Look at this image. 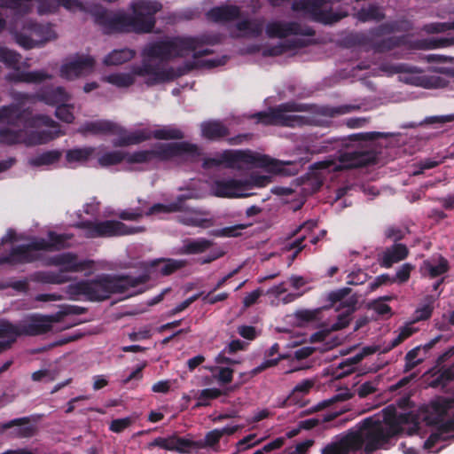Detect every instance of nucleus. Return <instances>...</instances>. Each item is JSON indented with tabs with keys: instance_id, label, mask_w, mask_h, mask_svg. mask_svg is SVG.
<instances>
[{
	"instance_id": "obj_1",
	"label": "nucleus",
	"mask_w": 454,
	"mask_h": 454,
	"mask_svg": "<svg viewBox=\"0 0 454 454\" xmlns=\"http://www.w3.org/2000/svg\"><path fill=\"white\" fill-rule=\"evenodd\" d=\"M203 40L192 37H173L150 43L143 51V63L141 67H135L129 73H115L104 78V81L119 88H125L135 82L137 75L145 79L149 85L160 83L172 80L192 68L196 63H189L184 70L175 71L165 68L160 63L176 57L192 56L198 59L210 53L204 47Z\"/></svg>"
},
{
	"instance_id": "obj_2",
	"label": "nucleus",
	"mask_w": 454,
	"mask_h": 454,
	"mask_svg": "<svg viewBox=\"0 0 454 454\" xmlns=\"http://www.w3.org/2000/svg\"><path fill=\"white\" fill-rule=\"evenodd\" d=\"M48 120L49 115H0V121L7 122V126L0 128V143L27 146L47 144L61 135L55 124L51 125L54 130L39 129V126Z\"/></svg>"
},
{
	"instance_id": "obj_3",
	"label": "nucleus",
	"mask_w": 454,
	"mask_h": 454,
	"mask_svg": "<svg viewBox=\"0 0 454 454\" xmlns=\"http://www.w3.org/2000/svg\"><path fill=\"white\" fill-rule=\"evenodd\" d=\"M150 280L147 273L130 275L101 274L93 279L82 280L71 286L73 294L84 295L90 301H102L114 294H125L129 288L144 285Z\"/></svg>"
},
{
	"instance_id": "obj_4",
	"label": "nucleus",
	"mask_w": 454,
	"mask_h": 454,
	"mask_svg": "<svg viewBox=\"0 0 454 454\" xmlns=\"http://www.w3.org/2000/svg\"><path fill=\"white\" fill-rule=\"evenodd\" d=\"M188 155L196 157L200 155L196 145L188 142H174L169 144H157L153 149L141 150L133 153L121 151H112L102 154L98 161L101 167H110L121 163L122 160L129 164L148 163L153 160L166 161L174 157Z\"/></svg>"
},
{
	"instance_id": "obj_5",
	"label": "nucleus",
	"mask_w": 454,
	"mask_h": 454,
	"mask_svg": "<svg viewBox=\"0 0 454 454\" xmlns=\"http://www.w3.org/2000/svg\"><path fill=\"white\" fill-rule=\"evenodd\" d=\"M382 132H360L341 138L343 150L338 157L341 168H356L374 164L377 161L376 140L386 137Z\"/></svg>"
},
{
	"instance_id": "obj_6",
	"label": "nucleus",
	"mask_w": 454,
	"mask_h": 454,
	"mask_svg": "<svg viewBox=\"0 0 454 454\" xmlns=\"http://www.w3.org/2000/svg\"><path fill=\"white\" fill-rule=\"evenodd\" d=\"M399 433L396 424L385 426L379 419L366 418L356 430H351L348 434L349 437L356 438V444H353L356 452L364 447L365 454H372L380 449H387L391 438Z\"/></svg>"
},
{
	"instance_id": "obj_7",
	"label": "nucleus",
	"mask_w": 454,
	"mask_h": 454,
	"mask_svg": "<svg viewBox=\"0 0 454 454\" xmlns=\"http://www.w3.org/2000/svg\"><path fill=\"white\" fill-rule=\"evenodd\" d=\"M42 103L57 106V114H70L76 107L71 98L61 88L49 90L42 95H27L15 93L12 103L3 108V114H25L35 111L36 106Z\"/></svg>"
},
{
	"instance_id": "obj_8",
	"label": "nucleus",
	"mask_w": 454,
	"mask_h": 454,
	"mask_svg": "<svg viewBox=\"0 0 454 454\" xmlns=\"http://www.w3.org/2000/svg\"><path fill=\"white\" fill-rule=\"evenodd\" d=\"M239 163L264 168L274 174H285V166L288 164L250 150H225L217 158L207 159L204 165L215 167L225 165L231 168Z\"/></svg>"
},
{
	"instance_id": "obj_9",
	"label": "nucleus",
	"mask_w": 454,
	"mask_h": 454,
	"mask_svg": "<svg viewBox=\"0 0 454 454\" xmlns=\"http://www.w3.org/2000/svg\"><path fill=\"white\" fill-rule=\"evenodd\" d=\"M10 31L16 43L26 49L40 46L57 38V34L51 26L38 25L23 16L16 19Z\"/></svg>"
},
{
	"instance_id": "obj_10",
	"label": "nucleus",
	"mask_w": 454,
	"mask_h": 454,
	"mask_svg": "<svg viewBox=\"0 0 454 454\" xmlns=\"http://www.w3.org/2000/svg\"><path fill=\"white\" fill-rule=\"evenodd\" d=\"M53 321H59V319L55 318V317L39 314H33L18 325L4 320L5 325L9 326L8 333L5 335L7 340H0V343L5 345L4 351H6L12 348L20 336H37L50 332L52 328L51 324Z\"/></svg>"
},
{
	"instance_id": "obj_11",
	"label": "nucleus",
	"mask_w": 454,
	"mask_h": 454,
	"mask_svg": "<svg viewBox=\"0 0 454 454\" xmlns=\"http://www.w3.org/2000/svg\"><path fill=\"white\" fill-rule=\"evenodd\" d=\"M75 229L83 230L87 239L111 238L141 233L145 231L144 226H129L117 220L90 221L84 220L73 225Z\"/></svg>"
},
{
	"instance_id": "obj_12",
	"label": "nucleus",
	"mask_w": 454,
	"mask_h": 454,
	"mask_svg": "<svg viewBox=\"0 0 454 454\" xmlns=\"http://www.w3.org/2000/svg\"><path fill=\"white\" fill-rule=\"evenodd\" d=\"M20 55L6 47L0 46V61L13 69L5 76L11 82H41L51 76L44 71L26 72L20 70Z\"/></svg>"
},
{
	"instance_id": "obj_13",
	"label": "nucleus",
	"mask_w": 454,
	"mask_h": 454,
	"mask_svg": "<svg viewBox=\"0 0 454 454\" xmlns=\"http://www.w3.org/2000/svg\"><path fill=\"white\" fill-rule=\"evenodd\" d=\"M184 137V133L176 128L164 127L162 129H157L153 131L145 129L129 132L120 137L119 139L114 143V145L129 146L131 145H138L144 141L151 139L152 137L160 140H170L182 139Z\"/></svg>"
},
{
	"instance_id": "obj_14",
	"label": "nucleus",
	"mask_w": 454,
	"mask_h": 454,
	"mask_svg": "<svg viewBox=\"0 0 454 454\" xmlns=\"http://www.w3.org/2000/svg\"><path fill=\"white\" fill-rule=\"evenodd\" d=\"M40 247L36 239L27 244L18 245L8 254L0 257V263L17 265L40 261L42 254L37 253L41 251Z\"/></svg>"
},
{
	"instance_id": "obj_15",
	"label": "nucleus",
	"mask_w": 454,
	"mask_h": 454,
	"mask_svg": "<svg viewBox=\"0 0 454 454\" xmlns=\"http://www.w3.org/2000/svg\"><path fill=\"white\" fill-rule=\"evenodd\" d=\"M368 110V108L363 107L360 105H343L338 108L324 107L319 109L314 106L287 103L279 106L278 114L292 112H309L310 114H345L347 112Z\"/></svg>"
},
{
	"instance_id": "obj_16",
	"label": "nucleus",
	"mask_w": 454,
	"mask_h": 454,
	"mask_svg": "<svg viewBox=\"0 0 454 454\" xmlns=\"http://www.w3.org/2000/svg\"><path fill=\"white\" fill-rule=\"evenodd\" d=\"M200 446V442L179 437L176 434H172L168 437H157L149 443V448L159 447L178 453H190L192 449H197Z\"/></svg>"
},
{
	"instance_id": "obj_17",
	"label": "nucleus",
	"mask_w": 454,
	"mask_h": 454,
	"mask_svg": "<svg viewBox=\"0 0 454 454\" xmlns=\"http://www.w3.org/2000/svg\"><path fill=\"white\" fill-rule=\"evenodd\" d=\"M93 66L94 59L90 56H76L61 66L60 76L67 80H73L90 72Z\"/></svg>"
},
{
	"instance_id": "obj_18",
	"label": "nucleus",
	"mask_w": 454,
	"mask_h": 454,
	"mask_svg": "<svg viewBox=\"0 0 454 454\" xmlns=\"http://www.w3.org/2000/svg\"><path fill=\"white\" fill-rule=\"evenodd\" d=\"M92 264L93 262L90 260L78 261L77 255L70 252L54 255L46 262V265L61 266L60 273L80 272L90 269Z\"/></svg>"
},
{
	"instance_id": "obj_19",
	"label": "nucleus",
	"mask_w": 454,
	"mask_h": 454,
	"mask_svg": "<svg viewBox=\"0 0 454 454\" xmlns=\"http://www.w3.org/2000/svg\"><path fill=\"white\" fill-rule=\"evenodd\" d=\"M266 33L270 37L284 38L292 35H311V30L301 27L300 24L295 22L274 21L268 24Z\"/></svg>"
},
{
	"instance_id": "obj_20",
	"label": "nucleus",
	"mask_w": 454,
	"mask_h": 454,
	"mask_svg": "<svg viewBox=\"0 0 454 454\" xmlns=\"http://www.w3.org/2000/svg\"><path fill=\"white\" fill-rule=\"evenodd\" d=\"M244 184L243 180L239 179H222L214 183L212 190L214 195L220 198L247 197V194L243 193Z\"/></svg>"
},
{
	"instance_id": "obj_21",
	"label": "nucleus",
	"mask_w": 454,
	"mask_h": 454,
	"mask_svg": "<svg viewBox=\"0 0 454 454\" xmlns=\"http://www.w3.org/2000/svg\"><path fill=\"white\" fill-rule=\"evenodd\" d=\"M208 215L209 213L203 209L187 207V209L177 216V221L185 226L207 229L214 225L212 218L204 217Z\"/></svg>"
},
{
	"instance_id": "obj_22",
	"label": "nucleus",
	"mask_w": 454,
	"mask_h": 454,
	"mask_svg": "<svg viewBox=\"0 0 454 454\" xmlns=\"http://www.w3.org/2000/svg\"><path fill=\"white\" fill-rule=\"evenodd\" d=\"M453 401L439 396L432 400L427 406V413L425 420L429 425H437L442 421V419L452 408Z\"/></svg>"
},
{
	"instance_id": "obj_23",
	"label": "nucleus",
	"mask_w": 454,
	"mask_h": 454,
	"mask_svg": "<svg viewBox=\"0 0 454 454\" xmlns=\"http://www.w3.org/2000/svg\"><path fill=\"white\" fill-rule=\"evenodd\" d=\"M409 255V249L406 245L402 243H395L394 245L386 247V249L380 254L379 264L385 269L391 268L395 263H397Z\"/></svg>"
},
{
	"instance_id": "obj_24",
	"label": "nucleus",
	"mask_w": 454,
	"mask_h": 454,
	"mask_svg": "<svg viewBox=\"0 0 454 454\" xmlns=\"http://www.w3.org/2000/svg\"><path fill=\"white\" fill-rule=\"evenodd\" d=\"M48 240L43 238L36 239L41 251H59L68 247V241L73 239V234L62 233L59 234L53 231H50L47 234Z\"/></svg>"
},
{
	"instance_id": "obj_25",
	"label": "nucleus",
	"mask_w": 454,
	"mask_h": 454,
	"mask_svg": "<svg viewBox=\"0 0 454 454\" xmlns=\"http://www.w3.org/2000/svg\"><path fill=\"white\" fill-rule=\"evenodd\" d=\"M393 31H395V26L393 25L380 27L375 37L377 50L387 51L403 43L400 37L390 35Z\"/></svg>"
},
{
	"instance_id": "obj_26",
	"label": "nucleus",
	"mask_w": 454,
	"mask_h": 454,
	"mask_svg": "<svg viewBox=\"0 0 454 454\" xmlns=\"http://www.w3.org/2000/svg\"><path fill=\"white\" fill-rule=\"evenodd\" d=\"M257 118V123L274 126L295 127L301 122V115H248Z\"/></svg>"
},
{
	"instance_id": "obj_27",
	"label": "nucleus",
	"mask_w": 454,
	"mask_h": 454,
	"mask_svg": "<svg viewBox=\"0 0 454 454\" xmlns=\"http://www.w3.org/2000/svg\"><path fill=\"white\" fill-rule=\"evenodd\" d=\"M80 130L93 135H114L119 132V126L109 121H95L84 123Z\"/></svg>"
},
{
	"instance_id": "obj_28",
	"label": "nucleus",
	"mask_w": 454,
	"mask_h": 454,
	"mask_svg": "<svg viewBox=\"0 0 454 454\" xmlns=\"http://www.w3.org/2000/svg\"><path fill=\"white\" fill-rule=\"evenodd\" d=\"M202 136L212 141L220 140L229 135V129L217 121H205L201 124Z\"/></svg>"
},
{
	"instance_id": "obj_29",
	"label": "nucleus",
	"mask_w": 454,
	"mask_h": 454,
	"mask_svg": "<svg viewBox=\"0 0 454 454\" xmlns=\"http://www.w3.org/2000/svg\"><path fill=\"white\" fill-rule=\"evenodd\" d=\"M262 29L263 23L261 20H243L237 23L233 34L235 36H256Z\"/></svg>"
},
{
	"instance_id": "obj_30",
	"label": "nucleus",
	"mask_w": 454,
	"mask_h": 454,
	"mask_svg": "<svg viewBox=\"0 0 454 454\" xmlns=\"http://www.w3.org/2000/svg\"><path fill=\"white\" fill-rule=\"evenodd\" d=\"M207 15L215 22L229 21L239 17L240 10L235 5H223L211 9Z\"/></svg>"
},
{
	"instance_id": "obj_31",
	"label": "nucleus",
	"mask_w": 454,
	"mask_h": 454,
	"mask_svg": "<svg viewBox=\"0 0 454 454\" xmlns=\"http://www.w3.org/2000/svg\"><path fill=\"white\" fill-rule=\"evenodd\" d=\"M186 265L185 261L172 258H160L151 262L152 267H159L162 276H169Z\"/></svg>"
},
{
	"instance_id": "obj_32",
	"label": "nucleus",
	"mask_w": 454,
	"mask_h": 454,
	"mask_svg": "<svg viewBox=\"0 0 454 454\" xmlns=\"http://www.w3.org/2000/svg\"><path fill=\"white\" fill-rule=\"evenodd\" d=\"M30 423V419L28 417H23L19 419H14L4 423L2 426L3 430H6L12 428L13 427H20L18 429V434L20 437H31L35 433V427L32 425H28Z\"/></svg>"
},
{
	"instance_id": "obj_33",
	"label": "nucleus",
	"mask_w": 454,
	"mask_h": 454,
	"mask_svg": "<svg viewBox=\"0 0 454 454\" xmlns=\"http://www.w3.org/2000/svg\"><path fill=\"white\" fill-rule=\"evenodd\" d=\"M449 262L447 259L442 256L439 257V262L436 265H433L430 261H424L421 266V271L427 273L430 278H434L439 277L449 270Z\"/></svg>"
},
{
	"instance_id": "obj_34",
	"label": "nucleus",
	"mask_w": 454,
	"mask_h": 454,
	"mask_svg": "<svg viewBox=\"0 0 454 454\" xmlns=\"http://www.w3.org/2000/svg\"><path fill=\"white\" fill-rule=\"evenodd\" d=\"M213 245V242L207 239H197L188 240L182 248V253L185 254H198L204 253Z\"/></svg>"
},
{
	"instance_id": "obj_35",
	"label": "nucleus",
	"mask_w": 454,
	"mask_h": 454,
	"mask_svg": "<svg viewBox=\"0 0 454 454\" xmlns=\"http://www.w3.org/2000/svg\"><path fill=\"white\" fill-rule=\"evenodd\" d=\"M29 279L33 282L43 284H61L67 278L61 273L51 271H36L30 275Z\"/></svg>"
},
{
	"instance_id": "obj_36",
	"label": "nucleus",
	"mask_w": 454,
	"mask_h": 454,
	"mask_svg": "<svg viewBox=\"0 0 454 454\" xmlns=\"http://www.w3.org/2000/svg\"><path fill=\"white\" fill-rule=\"evenodd\" d=\"M135 52L129 49L114 50L109 53L104 59L107 66H115L123 64L133 59Z\"/></svg>"
},
{
	"instance_id": "obj_37",
	"label": "nucleus",
	"mask_w": 454,
	"mask_h": 454,
	"mask_svg": "<svg viewBox=\"0 0 454 454\" xmlns=\"http://www.w3.org/2000/svg\"><path fill=\"white\" fill-rule=\"evenodd\" d=\"M61 157V153L58 150L44 152L36 157L29 160V164L33 167H41L51 165L57 162Z\"/></svg>"
},
{
	"instance_id": "obj_38",
	"label": "nucleus",
	"mask_w": 454,
	"mask_h": 454,
	"mask_svg": "<svg viewBox=\"0 0 454 454\" xmlns=\"http://www.w3.org/2000/svg\"><path fill=\"white\" fill-rule=\"evenodd\" d=\"M94 153V148L84 147V148H74L68 150L66 154V159L68 162H84Z\"/></svg>"
},
{
	"instance_id": "obj_39",
	"label": "nucleus",
	"mask_w": 454,
	"mask_h": 454,
	"mask_svg": "<svg viewBox=\"0 0 454 454\" xmlns=\"http://www.w3.org/2000/svg\"><path fill=\"white\" fill-rule=\"evenodd\" d=\"M454 380V363L453 365L444 368L439 372L437 375L430 382L432 387H444L447 384Z\"/></svg>"
},
{
	"instance_id": "obj_40",
	"label": "nucleus",
	"mask_w": 454,
	"mask_h": 454,
	"mask_svg": "<svg viewBox=\"0 0 454 454\" xmlns=\"http://www.w3.org/2000/svg\"><path fill=\"white\" fill-rule=\"evenodd\" d=\"M356 17L361 21L380 20L384 17V14L379 7L369 6L359 11Z\"/></svg>"
},
{
	"instance_id": "obj_41",
	"label": "nucleus",
	"mask_w": 454,
	"mask_h": 454,
	"mask_svg": "<svg viewBox=\"0 0 454 454\" xmlns=\"http://www.w3.org/2000/svg\"><path fill=\"white\" fill-rule=\"evenodd\" d=\"M445 78L438 74L424 75L420 78V85L427 89H439L447 85Z\"/></svg>"
},
{
	"instance_id": "obj_42",
	"label": "nucleus",
	"mask_w": 454,
	"mask_h": 454,
	"mask_svg": "<svg viewBox=\"0 0 454 454\" xmlns=\"http://www.w3.org/2000/svg\"><path fill=\"white\" fill-rule=\"evenodd\" d=\"M222 395V391L218 388L202 389L198 396V403L195 407L208 406L209 401L218 398Z\"/></svg>"
},
{
	"instance_id": "obj_43",
	"label": "nucleus",
	"mask_w": 454,
	"mask_h": 454,
	"mask_svg": "<svg viewBox=\"0 0 454 454\" xmlns=\"http://www.w3.org/2000/svg\"><path fill=\"white\" fill-rule=\"evenodd\" d=\"M271 182V177L264 175H251L247 179L243 180L244 190H249L253 187H264Z\"/></svg>"
},
{
	"instance_id": "obj_44",
	"label": "nucleus",
	"mask_w": 454,
	"mask_h": 454,
	"mask_svg": "<svg viewBox=\"0 0 454 454\" xmlns=\"http://www.w3.org/2000/svg\"><path fill=\"white\" fill-rule=\"evenodd\" d=\"M414 270V265L406 262L403 263L397 270L395 275L393 277L392 282L398 284L406 283L411 277V271Z\"/></svg>"
},
{
	"instance_id": "obj_45",
	"label": "nucleus",
	"mask_w": 454,
	"mask_h": 454,
	"mask_svg": "<svg viewBox=\"0 0 454 454\" xmlns=\"http://www.w3.org/2000/svg\"><path fill=\"white\" fill-rule=\"evenodd\" d=\"M427 299L430 300V301L419 308H418L414 312V321H425L431 317L433 311H434V306H433V300L431 296H428Z\"/></svg>"
},
{
	"instance_id": "obj_46",
	"label": "nucleus",
	"mask_w": 454,
	"mask_h": 454,
	"mask_svg": "<svg viewBox=\"0 0 454 454\" xmlns=\"http://www.w3.org/2000/svg\"><path fill=\"white\" fill-rule=\"evenodd\" d=\"M427 33L438 34L444 33L448 30H454V20L447 22H434L425 26Z\"/></svg>"
},
{
	"instance_id": "obj_47",
	"label": "nucleus",
	"mask_w": 454,
	"mask_h": 454,
	"mask_svg": "<svg viewBox=\"0 0 454 454\" xmlns=\"http://www.w3.org/2000/svg\"><path fill=\"white\" fill-rule=\"evenodd\" d=\"M6 288H12L13 290L20 293H27L29 290V286L27 279L0 284V290Z\"/></svg>"
},
{
	"instance_id": "obj_48",
	"label": "nucleus",
	"mask_w": 454,
	"mask_h": 454,
	"mask_svg": "<svg viewBox=\"0 0 454 454\" xmlns=\"http://www.w3.org/2000/svg\"><path fill=\"white\" fill-rule=\"evenodd\" d=\"M221 438L222 437H221V433L219 432V429L211 430L206 434L205 438H204V442L203 443L200 442L201 446L200 448L214 447L218 444Z\"/></svg>"
},
{
	"instance_id": "obj_49",
	"label": "nucleus",
	"mask_w": 454,
	"mask_h": 454,
	"mask_svg": "<svg viewBox=\"0 0 454 454\" xmlns=\"http://www.w3.org/2000/svg\"><path fill=\"white\" fill-rule=\"evenodd\" d=\"M305 240V235H301L298 237L294 241H291L286 244V248L287 250H294V254L291 256V261H294L298 254L306 247L305 245H303V241Z\"/></svg>"
},
{
	"instance_id": "obj_50",
	"label": "nucleus",
	"mask_w": 454,
	"mask_h": 454,
	"mask_svg": "<svg viewBox=\"0 0 454 454\" xmlns=\"http://www.w3.org/2000/svg\"><path fill=\"white\" fill-rule=\"evenodd\" d=\"M358 302L357 297L356 295H352L346 300H343L336 308L337 311H340L342 309H345L346 313L352 315L356 309V304Z\"/></svg>"
},
{
	"instance_id": "obj_51",
	"label": "nucleus",
	"mask_w": 454,
	"mask_h": 454,
	"mask_svg": "<svg viewBox=\"0 0 454 454\" xmlns=\"http://www.w3.org/2000/svg\"><path fill=\"white\" fill-rule=\"evenodd\" d=\"M189 199L188 196L181 194L177 196L176 200L171 203H169V210L170 213L181 212L184 213V210L189 207L186 204V200Z\"/></svg>"
},
{
	"instance_id": "obj_52",
	"label": "nucleus",
	"mask_w": 454,
	"mask_h": 454,
	"mask_svg": "<svg viewBox=\"0 0 454 454\" xmlns=\"http://www.w3.org/2000/svg\"><path fill=\"white\" fill-rule=\"evenodd\" d=\"M351 292V289L348 287H343L335 291L331 292L328 294V301L332 304H335L337 302H341Z\"/></svg>"
},
{
	"instance_id": "obj_53",
	"label": "nucleus",
	"mask_w": 454,
	"mask_h": 454,
	"mask_svg": "<svg viewBox=\"0 0 454 454\" xmlns=\"http://www.w3.org/2000/svg\"><path fill=\"white\" fill-rule=\"evenodd\" d=\"M130 418H123L114 419L109 427V429L114 433H121L131 425Z\"/></svg>"
},
{
	"instance_id": "obj_54",
	"label": "nucleus",
	"mask_w": 454,
	"mask_h": 454,
	"mask_svg": "<svg viewBox=\"0 0 454 454\" xmlns=\"http://www.w3.org/2000/svg\"><path fill=\"white\" fill-rule=\"evenodd\" d=\"M385 236L395 243H398L399 240L404 238L405 231L401 228L391 226L386 229Z\"/></svg>"
},
{
	"instance_id": "obj_55",
	"label": "nucleus",
	"mask_w": 454,
	"mask_h": 454,
	"mask_svg": "<svg viewBox=\"0 0 454 454\" xmlns=\"http://www.w3.org/2000/svg\"><path fill=\"white\" fill-rule=\"evenodd\" d=\"M446 440L444 434L439 430L437 427L436 432L432 433L429 437L424 442V448L426 450H431L434 447V445L441 442Z\"/></svg>"
},
{
	"instance_id": "obj_56",
	"label": "nucleus",
	"mask_w": 454,
	"mask_h": 454,
	"mask_svg": "<svg viewBox=\"0 0 454 454\" xmlns=\"http://www.w3.org/2000/svg\"><path fill=\"white\" fill-rule=\"evenodd\" d=\"M285 358H286V356L279 355L278 357H277V358L267 359V360L263 361L260 365L255 367L253 370V373L254 374H258V373L263 372L264 370H266L268 368L274 367V366H276L279 363V361H281V360H283Z\"/></svg>"
},
{
	"instance_id": "obj_57",
	"label": "nucleus",
	"mask_w": 454,
	"mask_h": 454,
	"mask_svg": "<svg viewBox=\"0 0 454 454\" xmlns=\"http://www.w3.org/2000/svg\"><path fill=\"white\" fill-rule=\"evenodd\" d=\"M351 320V315L346 312H342L338 315L337 321L332 325L333 331H339L346 328Z\"/></svg>"
},
{
	"instance_id": "obj_58",
	"label": "nucleus",
	"mask_w": 454,
	"mask_h": 454,
	"mask_svg": "<svg viewBox=\"0 0 454 454\" xmlns=\"http://www.w3.org/2000/svg\"><path fill=\"white\" fill-rule=\"evenodd\" d=\"M246 224H237L234 226L224 227L220 230V235L223 237H238L240 235L239 231L247 228Z\"/></svg>"
},
{
	"instance_id": "obj_59",
	"label": "nucleus",
	"mask_w": 454,
	"mask_h": 454,
	"mask_svg": "<svg viewBox=\"0 0 454 454\" xmlns=\"http://www.w3.org/2000/svg\"><path fill=\"white\" fill-rule=\"evenodd\" d=\"M200 297V294H194L188 299L184 300L178 305H176L174 309H172L169 311V316H175L184 309H186L192 302H194L198 298Z\"/></svg>"
},
{
	"instance_id": "obj_60",
	"label": "nucleus",
	"mask_w": 454,
	"mask_h": 454,
	"mask_svg": "<svg viewBox=\"0 0 454 454\" xmlns=\"http://www.w3.org/2000/svg\"><path fill=\"white\" fill-rule=\"evenodd\" d=\"M303 45H304L303 39L295 38L292 42V45H289V46H279V47L273 48L272 50L270 51L269 54L270 55L281 54V53L285 52L287 49L299 48V47H302Z\"/></svg>"
},
{
	"instance_id": "obj_61",
	"label": "nucleus",
	"mask_w": 454,
	"mask_h": 454,
	"mask_svg": "<svg viewBox=\"0 0 454 454\" xmlns=\"http://www.w3.org/2000/svg\"><path fill=\"white\" fill-rule=\"evenodd\" d=\"M86 309L83 307L76 306V305H67L63 308V309L57 315L55 318L59 320L60 315H82L86 312Z\"/></svg>"
},
{
	"instance_id": "obj_62",
	"label": "nucleus",
	"mask_w": 454,
	"mask_h": 454,
	"mask_svg": "<svg viewBox=\"0 0 454 454\" xmlns=\"http://www.w3.org/2000/svg\"><path fill=\"white\" fill-rule=\"evenodd\" d=\"M238 333L244 339L253 340L256 338V330L254 326L252 325H241L238 328Z\"/></svg>"
},
{
	"instance_id": "obj_63",
	"label": "nucleus",
	"mask_w": 454,
	"mask_h": 454,
	"mask_svg": "<svg viewBox=\"0 0 454 454\" xmlns=\"http://www.w3.org/2000/svg\"><path fill=\"white\" fill-rule=\"evenodd\" d=\"M233 379V370L230 367H223L219 370L218 380L223 384H229Z\"/></svg>"
},
{
	"instance_id": "obj_64",
	"label": "nucleus",
	"mask_w": 454,
	"mask_h": 454,
	"mask_svg": "<svg viewBox=\"0 0 454 454\" xmlns=\"http://www.w3.org/2000/svg\"><path fill=\"white\" fill-rule=\"evenodd\" d=\"M314 444V441L308 439L303 442H299L295 449L291 451L289 454H306L309 449Z\"/></svg>"
}]
</instances>
